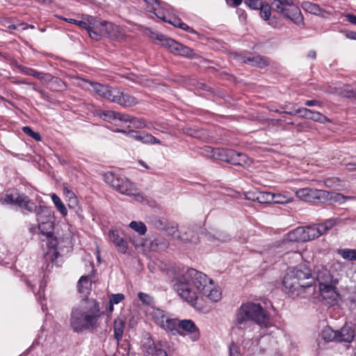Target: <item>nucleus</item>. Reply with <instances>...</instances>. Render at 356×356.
Masks as SVG:
<instances>
[{
    "label": "nucleus",
    "mask_w": 356,
    "mask_h": 356,
    "mask_svg": "<svg viewBox=\"0 0 356 356\" xmlns=\"http://www.w3.org/2000/svg\"><path fill=\"white\" fill-rule=\"evenodd\" d=\"M210 280L203 273L189 268L176 280L173 288L181 298L194 306L199 294L209 291Z\"/></svg>",
    "instance_id": "1"
},
{
    "label": "nucleus",
    "mask_w": 356,
    "mask_h": 356,
    "mask_svg": "<svg viewBox=\"0 0 356 356\" xmlns=\"http://www.w3.org/2000/svg\"><path fill=\"white\" fill-rule=\"evenodd\" d=\"M102 313L95 299H84L74 307L70 315V326L76 332L95 330L99 326Z\"/></svg>",
    "instance_id": "2"
},
{
    "label": "nucleus",
    "mask_w": 356,
    "mask_h": 356,
    "mask_svg": "<svg viewBox=\"0 0 356 356\" xmlns=\"http://www.w3.org/2000/svg\"><path fill=\"white\" fill-rule=\"evenodd\" d=\"M251 323H254L261 328L271 325L270 315L259 303L251 301L243 302L236 310L233 325L238 330H246Z\"/></svg>",
    "instance_id": "3"
},
{
    "label": "nucleus",
    "mask_w": 356,
    "mask_h": 356,
    "mask_svg": "<svg viewBox=\"0 0 356 356\" xmlns=\"http://www.w3.org/2000/svg\"><path fill=\"white\" fill-rule=\"evenodd\" d=\"M313 283L311 270L305 264L289 268L282 280L285 292L293 297L302 295L306 290L314 291Z\"/></svg>",
    "instance_id": "4"
},
{
    "label": "nucleus",
    "mask_w": 356,
    "mask_h": 356,
    "mask_svg": "<svg viewBox=\"0 0 356 356\" xmlns=\"http://www.w3.org/2000/svg\"><path fill=\"white\" fill-rule=\"evenodd\" d=\"M296 196L301 200L311 203H343L346 197L337 193L311 188H300L296 191Z\"/></svg>",
    "instance_id": "5"
},
{
    "label": "nucleus",
    "mask_w": 356,
    "mask_h": 356,
    "mask_svg": "<svg viewBox=\"0 0 356 356\" xmlns=\"http://www.w3.org/2000/svg\"><path fill=\"white\" fill-rule=\"evenodd\" d=\"M274 10L297 26H304V17L299 7L293 0H273Z\"/></svg>",
    "instance_id": "6"
},
{
    "label": "nucleus",
    "mask_w": 356,
    "mask_h": 356,
    "mask_svg": "<svg viewBox=\"0 0 356 356\" xmlns=\"http://www.w3.org/2000/svg\"><path fill=\"white\" fill-rule=\"evenodd\" d=\"M38 229L41 234L45 236L42 241H46V245L50 249V252L46 254V259L54 262L58 257L59 253L55 249L57 245V240L54 236V220L38 223Z\"/></svg>",
    "instance_id": "7"
},
{
    "label": "nucleus",
    "mask_w": 356,
    "mask_h": 356,
    "mask_svg": "<svg viewBox=\"0 0 356 356\" xmlns=\"http://www.w3.org/2000/svg\"><path fill=\"white\" fill-rule=\"evenodd\" d=\"M156 39L161 42V44L165 47L172 54L188 58H196V54L193 49L175 40L168 38L164 35H157Z\"/></svg>",
    "instance_id": "8"
},
{
    "label": "nucleus",
    "mask_w": 356,
    "mask_h": 356,
    "mask_svg": "<svg viewBox=\"0 0 356 356\" xmlns=\"http://www.w3.org/2000/svg\"><path fill=\"white\" fill-rule=\"evenodd\" d=\"M323 235L318 224L306 226L298 227L290 232L288 238L290 241H308L314 240L316 238Z\"/></svg>",
    "instance_id": "9"
},
{
    "label": "nucleus",
    "mask_w": 356,
    "mask_h": 356,
    "mask_svg": "<svg viewBox=\"0 0 356 356\" xmlns=\"http://www.w3.org/2000/svg\"><path fill=\"white\" fill-rule=\"evenodd\" d=\"M207 150L213 152L211 147H207ZM216 154L219 156V159L226 162L236 165H248L250 163V159L246 154L237 152L233 149H215L213 156Z\"/></svg>",
    "instance_id": "10"
},
{
    "label": "nucleus",
    "mask_w": 356,
    "mask_h": 356,
    "mask_svg": "<svg viewBox=\"0 0 356 356\" xmlns=\"http://www.w3.org/2000/svg\"><path fill=\"white\" fill-rule=\"evenodd\" d=\"M154 322L166 331H174L177 328V320L172 318L165 311L159 308L153 309L151 313Z\"/></svg>",
    "instance_id": "11"
},
{
    "label": "nucleus",
    "mask_w": 356,
    "mask_h": 356,
    "mask_svg": "<svg viewBox=\"0 0 356 356\" xmlns=\"http://www.w3.org/2000/svg\"><path fill=\"white\" fill-rule=\"evenodd\" d=\"M316 280L322 293L334 291V285L336 282L328 270L324 268L319 269L317 271Z\"/></svg>",
    "instance_id": "12"
},
{
    "label": "nucleus",
    "mask_w": 356,
    "mask_h": 356,
    "mask_svg": "<svg viewBox=\"0 0 356 356\" xmlns=\"http://www.w3.org/2000/svg\"><path fill=\"white\" fill-rule=\"evenodd\" d=\"M143 356H168L161 341L154 342L148 338L142 345Z\"/></svg>",
    "instance_id": "13"
},
{
    "label": "nucleus",
    "mask_w": 356,
    "mask_h": 356,
    "mask_svg": "<svg viewBox=\"0 0 356 356\" xmlns=\"http://www.w3.org/2000/svg\"><path fill=\"white\" fill-rule=\"evenodd\" d=\"M118 132H121L124 134H127L129 138L134 139L136 140L140 141L145 144H160L161 141L155 138L152 134L145 132V131H137L131 130L129 131H126L122 129H117Z\"/></svg>",
    "instance_id": "14"
},
{
    "label": "nucleus",
    "mask_w": 356,
    "mask_h": 356,
    "mask_svg": "<svg viewBox=\"0 0 356 356\" xmlns=\"http://www.w3.org/2000/svg\"><path fill=\"white\" fill-rule=\"evenodd\" d=\"M41 81L52 91L63 92L67 89V84L63 81L49 73H44Z\"/></svg>",
    "instance_id": "15"
},
{
    "label": "nucleus",
    "mask_w": 356,
    "mask_h": 356,
    "mask_svg": "<svg viewBox=\"0 0 356 356\" xmlns=\"http://www.w3.org/2000/svg\"><path fill=\"white\" fill-rule=\"evenodd\" d=\"M98 115L104 121L115 125H119L120 122L127 120V118H127L126 113L115 112L113 111H99L98 112Z\"/></svg>",
    "instance_id": "16"
},
{
    "label": "nucleus",
    "mask_w": 356,
    "mask_h": 356,
    "mask_svg": "<svg viewBox=\"0 0 356 356\" xmlns=\"http://www.w3.org/2000/svg\"><path fill=\"white\" fill-rule=\"evenodd\" d=\"M108 238L109 240L115 245L118 252L122 254L127 252L128 249V243L125 239L120 236L118 230H110L108 232Z\"/></svg>",
    "instance_id": "17"
},
{
    "label": "nucleus",
    "mask_w": 356,
    "mask_h": 356,
    "mask_svg": "<svg viewBox=\"0 0 356 356\" xmlns=\"http://www.w3.org/2000/svg\"><path fill=\"white\" fill-rule=\"evenodd\" d=\"M116 191L128 196L134 195L136 197L137 200L143 199V197L138 193H136V189L134 184L126 178H124L122 182L120 184Z\"/></svg>",
    "instance_id": "18"
},
{
    "label": "nucleus",
    "mask_w": 356,
    "mask_h": 356,
    "mask_svg": "<svg viewBox=\"0 0 356 356\" xmlns=\"http://www.w3.org/2000/svg\"><path fill=\"white\" fill-rule=\"evenodd\" d=\"M243 62L245 63H248L253 67H257L260 68L268 66L270 64L268 58L261 55L245 57L244 58Z\"/></svg>",
    "instance_id": "19"
},
{
    "label": "nucleus",
    "mask_w": 356,
    "mask_h": 356,
    "mask_svg": "<svg viewBox=\"0 0 356 356\" xmlns=\"http://www.w3.org/2000/svg\"><path fill=\"white\" fill-rule=\"evenodd\" d=\"M35 212L36 213L38 223L54 220L51 209L48 207L40 205Z\"/></svg>",
    "instance_id": "20"
},
{
    "label": "nucleus",
    "mask_w": 356,
    "mask_h": 356,
    "mask_svg": "<svg viewBox=\"0 0 356 356\" xmlns=\"http://www.w3.org/2000/svg\"><path fill=\"white\" fill-rule=\"evenodd\" d=\"M337 342H351L355 336L354 330L351 327L345 325L337 330Z\"/></svg>",
    "instance_id": "21"
},
{
    "label": "nucleus",
    "mask_w": 356,
    "mask_h": 356,
    "mask_svg": "<svg viewBox=\"0 0 356 356\" xmlns=\"http://www.w3.org/2000/svg\"><path fill=\"white\" fill-rule=\"evenodd\" d=\"M177 327H181L182 330L188 332L193 334V340H197L199 338V331L195 324L191 320H183L179 322L177 321Z\"/></svg>",
    "instance_id": "22"
},
{
    "label": "nucleus",
    "mask_w": 356,
    "mask_h": 356,
    "mask_svg": "<svg viewBox=\"0 0 356 356\" xmlns=\"http://www.w3.org/2000/svg\"><path fill=\"white\" fill-rule=\"evenodd\" d=\"M99 26L101 28L103 36L111 38H115L117 36L118 26L114 24L106 21H102Z\"/></svg>",
    "instance_id": "23"
},
{
    "label": "nucleus",
    "mask_w": 356,
    "mask_h": 356,
    "mask_svg": "<svg viewBox=\"0 0 356 356\" xmlns=\"http://www.w3.org/2000/svg\"><path fill=\"white\" fill-rule=\"evenodd\" d=\"M170 235H171L174 238H177L180 241L185 242H193L194 240L193 236L191 238H188L186 236V234L180 235L178 233V227L177 225H173L170 223H168L165 229Z\"/></svg>",
    "instance_id": "24"
},
{
    "label": "nucleus",
    "mask_w": 356,
    "mask_h": 356,
    "mask_svg": "<svg viewBox=\"0 0 356 356\" xmlns=\"http://www.w3.org/2000/svg\"><path fill=\"white\" fill-rule=\"evenodd\" d=\"M118 99L117 104L123 107H131L138 104V100L134 97L128 93H124L120 90V95Z\"/></svg>",
    "instance_id": "25"
},
{
    "label": "nucleus",
    "mask_w": 356,
    "mask_h": 356,
    "mask_svg": "<svg viewBox=\"0 0 356 356\" xmlns=\"http://www.w3.org/2000/svg\"><path fill=\"white\" fill-rule=\"evenodd\" d=\"M17 206L29 213L35 212L38 208L35 204L24 194H21Z\"/></svg>",
    "instance_id": "26"
},
{
    "label": "nucleus",
    "mask_w": 356,
    "mask_h": 356,
    "mask_svg": "<svg viewBox=\"0 0 356 356\" xmlns=\"http://www.w3.org/2000/svg\"><path fill=\"white\" fill-rule=\"evenodd\" d=\"M114 337L119 342L121 341L125 327V321L122 318H118L114 321Z\"/></svg>",
    "instance_id": "27"
},
{
    "label": "nucleus",
    "mask_w": 356,
    "mask_h": 356,
    "mask_svg": "<svg viewBox=\"0 0 356 356\" xmlns=\"http://www.w3.org/2000/svg\"><path fill=\"white\" fill-rule=\"evenodd\" d=\"M260 10V16L261 17L267 21L268 20V24L272 26L275 27L277 25V21L275 19H270L271 15V7L268 3L262 4L261 7L259 8Z\"/></svg>",
    "instance_id": "28"
},
{
    "label": "nucleus",
    "mask_w": 356,
    "mask_h": 356,
    "mask_svg": "<svg viewBox=\"0 0 356 356\" xmlns=\"http://www.w3.org/2000/svg\"><path fill=\"white\" fill-rule=\"evenodd\" d=\"M166 22L173 25L175 27H178L184 31H186L189 33H197V32L193 28L190 27L186 23L183 22L179 18L172 17L168 19Z\"/></svg>",
    "instance_id": "29"
},
{
    "label": "nucleus",
    "mask_w": 356,
    "mask_h": 356,
    "mask_svg": "<svg viewBox=\"0 0 356 356\" xmlns=\"http://www.w3.org/2000/svg\"><path fill=\"white\" fill-rule=\"evenodd\" d=\"M86 83L89 84L93 91H95L99 96L104 98L108 91V86L103 85L96 82H91L88 81H84Z\"/></svg>",
    "instance_id": "30"
},
{
    "label": "nucleus",
    "mask_w": 356,
    "mask_h": 356,
    "mask_svg": "<svg viewBox=\"0 0 356 356\" xmlns=\"http://www.w3.org/2000/svg\"><path fill=\"white\" fill-rule=\"evenodd\" d=\"M105 181L109 184L114 189L117 190L120 184L124 178L119 177L113 172H108L104 175Z\"/></svg>",
    "instance_id": "31"
},
{
    "label": "nucleus",
    "mask_w": 356,
    "mask_h": 356,
    "mask_svg": "<svg viewBox=\"0 0 356 356\" xmlns=\"http://www.w3.org/2000/svg\"><path fill=\"white\" fill-rule=\"evenodd\" d=\"M322 339L325 341H337V332L332 330L330 327H325L321 332Z\"/></svg>",
    "instance_id": "32"
},
{
    "label": "nucleus",
    "mask_w": 356,
    "mask_h": 356,
    "mask_svg": "<svg viewBox=\"0 0 356 356\" xmlns=\"http://www.w3.org/2000/svg\"><path fill=\"white\" fill-rule=\"evenodd\" d=\"M17 68L24 74L36 77L42 81L44 72H38L35 70L22 65H17Z\"/></svg>",
    "instance_id": "33"
},
{
    "label": "nucleus",
    "mask_w": 356,
    "mask_h": 356,
    "mask_svg": "<svg viewBox=\"0 0 356 356\" xmlns=\"http://www.w3.org/2000/svg\"><path fill=\"white\" fill-rule=\"evenodd\" d=\"M83 21L84 23H86V25H84L83 28L86 29L87 31H89L90 29H97V27L100 26V23L102 22L99 20L97 18L90 15H87Z\"/></svg>",
    "instance_id": "34"
},
{
    "label": "nucleus",
    "mask_w": 356,
    "mask_h": 356,
    "mask_svg": "<svg viewBox=\"0 0 356 356\" xmlns=\"http://www.w3.org/2000/svg\"><path fill=\"white\" fill-rule=\"evenodd\" d=\"M302 8L305 11L313 15H320L321 13V9L318 4L313 3L309 1L302 2Z\"/></svg>",
    "instance_id": "35"
},
{
    "label": "nucleus",
    "mask_w": 356,
    "mask_h": 356,
    "mask_svg": "<svg viewBox=\"0 0 356 356\" xmlns=\"http://www.w3.org/2000/svg\"><path fill=\"white\" fill-rule=\"evenodd\" d=\"M275 195L267 192H257V196L254 200L261 204L270 203L274 201Z\"/></svg>",
    "instance_id": "36"
},
{
    "label": "nucleus",
    "mask_w": 356,
    "mask_h": 356,
    "mask_svg": "<svg viewBox=\"0 0 356 356\" xmlns=\"http://www.w3.org/2000/svg\"><path fill=\"white\" fill-rule=\"evenodd\" d=\"M119 95H120V89L119 88L111 87L108 86V91L106 92L104 99L116 103L118 97H120Z\"/></svg>",
    "instance_id": "37"
},
{
    "label": "nucleus",
    "mask_w": 356,
    "mask_h": 356,
    "mask_svg": "<svg viewBox=\"0 0 356 356\" xmlns=\"http://www.w3.org/2000/svg\"><path fill=\"white\" fill-rule=\"evenodd\" d=\"M213 281L209 280L210 288L207 293H203L204 296L208 297L213 302H218L221 298V292L217 289H212Z\"/></svg>",
    "instance_id": "38"
},
{
    "label": "nucleus",
    "mask_w": 356,
    "mask_h": 356,
    "mask_svg": "<svg viewBox=\"0 0 356 356\" xmlns=\"http://www.w3.org/2000/svg\"><path fill=\"white\" fill-rule=\"evenodd\" d=\"M51 200L54 202L55 207L58 211L63 216H65L67 214V210L65 204L61 201L60 198L56 194L53 193L51 196Z\"/></svg>",
    "instance_id": "39"
},
{
    "label": "nucleus",
    "mask_w": 356,
    "mask_h": 356,
    "mask_svg": "<svg viewBox=\"0 0 356 356\" xmlns=\"http://www.w3.org/2000/svg\"><path fill=\"white\" fill-rule=\"evenodd\" d=\"M91 286L88 276H81L78 282V290L80 293H88Z\"/></svg>",
    "instance_id": "40"
},
{
    "label": "nucleus",
    "mask_w": 356,
    "mask_h": 356,
    "mask_svg": "<svg viewBox=\"0 0 356 356\" xmlns=\"http://www.w3.org/2000/svg\"><path fill=\"white\" fill-rule=\"evenodd\" d=\"M127 120H123L125 122H131L133 127L136 129H143L147 127L145 121L143 118H137L130 115L127 114Z\"/></svg>",
    "instance_id": "41"
},
{
    "label": "nucleus",
    "mask_w": 356,
    "mask_h": 356,
    "mask_svg": "<svg viewBox=\"0 0 356 356\" xmlns=\"http://www.w3.org/2000/svg\"><path fill=\"white\" fill-rule=\"evenodd\" d=\"M339 254L342 258L348 261H356V250L353 249H341L338 250Z\"/></svg>",
    "instance_id": "42"
},
{
    "label": "nucleus",
    "mask_w": 356,
    "mask_h": 356,
    "mask_svg": "<svg viewBox=\"0 0 356 356\" xmlns=\"http://www.w3.org/2000/svg\"><path fill=\"white\" fill-rule=\"evenodd\" d=\"M309 119L322 124L331 122V120L327 117L320 112L314 111H312L311 116H309Z\"/></svg>",
    "instance_id": "43"
},
{
    "label": "nucleus",
    "mask_w": 356,
    "mask_h": 356,
    "mask_svg": "<svg viewBox=\"0 0 356 356\" xmlns=\"http://www.w3.org/2000/svg\"><path fill=\"white\" fill-rule=\"evenodd\" d=\"M337 222V219L330 218L327 220L323 223L318 224L322 234L326 233L328 230L332 228Z\"/></svg>",
    "instance_id": "44"
},
{
    "label": "nucleus",
    "mask_w": 356,
    "mask_h": 356,
    "mask_svg": "<svg viewBox=\"0 0 356 356\" xmlns=\"http://www.w3.org/2000/svg\"><path fill=\"white\" fill-rule=\"evenodd\" d=\"M68 206L70 209H74V212L79 218H83L82 215V209L79 205V201L76 197L70 199Z\"/></svg>",
    "instance_id": "45"
},
{
    "label": "nucleus",
    "mask_w": 356,
    "mask_h": 356,
    "mask_svg": "<svg viewBox=\"0 0 356 356\" xmlns=\"http://www.w3.org/2000/svg\"><path fill=\"white\" fill-rule=\"evenodd\" d=\"M129 227L140 235H144L147 231L146 225L142 222L132 221Z\"/></svg>",
    "instance_id": "46"
},
{
    "label": "nucleus",
    "mask_w": 356,
    "mask_h": 356,
    "mask_svg": "<svg viewBox=\"0 0 356 356\" xmlns=\"http://www.w3.org/2000/svg\"><path fill=\"white\" fill-rule=\"evenodd\" d=\"M146 4V10L149 12H154L162 6V3L159 0H143Z\"/></svg>",
    "instance_id": "47"
},
{
    "label": "nucleus",
    "mask_w": 356,
    "mask_h": 356,
    "mask_svg": "<svg viewBox=\"0 0 356 356\" xmlns=\"http://www.w3.org/2000/svg\"><path fill=\"white\" fill-rule=\"evenodd\" d=\"M21 197V194L19 193H11L6 194L5 197L3 198V202L7 204H15L18 205V200Z\"/></svg>",
    "instance_id": "48"
},
{
    "label": "nucleus",
    "mask_w": 356,
    "mask_h": 356,
    "mask_svg": "<svg viewBox=\"0 0 356 356\" xmlns=\"http://www.w3.org/2000/svg\"><path fill=\"white\" fill-rule=\"evenodd\" d=\"M126 79L130 81L140 85H146L145 79L142 75H136L134 74H129L126 76Z\"/></svg>",
    "instance_id": "49"
},
{
    "label": "nucleus",
    "mask_w": 356,
    "mask_h": 356,
    "mask_svg": "<svg viewBox=\"0 0 356 356\" xmlns=\"http://www.w3.org/2000/svg\"><path fill=\"white\" fill-rule=\"evenodd\" d=\"M22 131L24 134L28 135L29 136L33 138L36 141H40L42 140L41 136L38 132H35L33 129L28 126L24 127L22 128Z\"/></svg>",
    "instance_id": "50"
},
{
    "label": "nucleus",
    "mask_w": 356,
    "mask_h": 356,
    "mask_svg": "<svg viewBox=\"0 0 356 356\" xmlns=\"http://www.w3.org/2000/svg\"><path fill=\"white\" fill-rule=\"evenodd\" d=\"M138 297L144 305H151L154 303V298L147 293L139 292Z\"/></svg>",
    "instance_id": "51"
},
{
    "label": "nucleus",
    "mask_w": 356,
    "mask_h": 356,
    "mask_svg": "<svg viewBox=\"0 0 356 356\" xmlns=\"http://www.w3.org/2000/svg\"><path fill=\"white\" fill-rule=\"evenodd\" d=\"M168 223V220L164 218H155L153 220L154 227L158 229H165Z\"/></svg>",
    "instance_id": "52"
},
{
    "label": "nucleus",
    "mask_w": 356,
    "mask_h": 356,
    "mask_svg": "<svg viewBox=\"0 0 356 356\" xmlns=\"http://www.w3.org/2000/svg\"><path fill=\"white\" fill-rule=\"evenodd\" d=\"M87 31L88 32L90 37L92 39L97 40V41H98L101 38V37L103 36V34L102 33V30H101V28L99 26L97 27V29H90Z\"/></svg>",
    "instance_id": "53"
},
{
    "label": "nucleus",
    "mask_w": 356,
    "mask_h": 356,
    "mask_svg": "<svg viewBox=\"0 0 356 356\" xmlns=\"http://www.w3.org/2000/svg\"><path fill=\"white\" fill-rule=\"evenodd\" d=\"M244 3L247 6L253 10H259L263 4L261 0H245Z\"/></svg>",
    "instance_id": "54"
},
{
    "label": "nucleus",
    "mask_w": 356,
    "mask_h": 356,
    "mask_svg": "<svg viewBox=\"0 0 356 356\" xmlns=\"http://www.w3.org/2000/svg\"><path fill=\"white\" fill-rule=\"evenodd\" d=\"M312 110L306 108H299L295 111L296 114H299L300 117L309 119L311 116Z\"/></svg>",
    "instance_id": "55"
},
{
    "label": "nucleus",
    "mask_w": 356,
    "mask_h": 356,
    "mask_svg": "<svg viewBox=\"0 0 356 356\" xmlns=\"http://www.w3.org/2000/svg\"><path fill=\"white\" fill-rule=\"evenodd\" d=\"M124 299V294L115 293V294H112L110 296L109 301L111 302V304L116 305V304H118L119 302H120L121 301H122Z\"/></svg>",
    "instance_id": "56"
},
{
    "label": "nucleus",
    "mask_w": 356,
    "mask_h": 356,
    "mask_svg": "<svg viewBox=\"0 0 356 356\" xmlns=\"http://www.w3.org/2000/svg\"><path fill=\"white\" fill-rule=\"evenodd\" d=\"M342 93L346 97H355V89L349 86L344 87Z\"/></svg>",
    "instance_id": "57"
},
{
    "label": "nucleus",
    "mask_w": 356,
    "mask_h": 356,
    "mask_svg": "<svg viewBox=\"0 0 356 356\" xmlns=\"http://www.w3.org/2000/svg\"><path fill=\"white\" fill-rule=\"evenodd\" d=\"M59 19H61L64 21H66L69 23H71V24H76L81 28H83V26H84V25H86V23L83 22V20H76L74 19H71V18H65V17H58Z\"/></svg>",
    "instance_id": "58"
},
{
    "label": "nucleus",
    "mask_w": 356,
    "mask_h": 356,
    "mask_svg": "<svg viewBox=\"0 0 356 356\" xmlns=\"http://www.w3.org/2000/svg\"><path fill=\"white\" fill-rule=\"evenodd\" d=\"M229 356H241L239 352V348L234 343L229 346Z\"/></svg>",
    "instance_id": "59"
},
{
    "label": "nucleus",
    "mask_w": 356,
    "mask_h": 356,
    "mask_svg": "<svg viewBox=\"0 0 356 356\" xmlns=\"http://www.w3.org/2000/svg\"><path fill=\"white\" fill-rule=\"evenodd\" d=\"M152 13H154L156 17H158L159 19L163 20V22H167L168 19L165 15V13L160 10V8H159L157 10H155L154 12H152Z\"/></svg>",
    "instance_id": "60"
},
{
    "label": "nucleus",
    "mask_w": 356,
    "mask_h": 356,
    "mask_svg": "<svg viewBox=\"0 0 356 356\" xmlns=\"http://www.w3.org/2000/svg\"><path fill=\"white\" fill-rule=\"evenodd\" d=\"M227 4L231 7H238L241 4L243 0H225Z\"/></svg>",
    "instance_id": "61"
},
{
    "label": "nucleus",
    "mask_w": 356,
    "mask_h": 356,
    "mask_svg": "<svg viewBox=\"0 0 356 356\" xmlns=\"http://www.w3.org/2000/svg\"><path fill=\"white\" fill-rule=\"evenodd\" d=\"M305 104L307 106H321V102L318 100H306Z\"/></svg>",
    "instance_id": "62"
},
{
    "label": "nucleus",
    "mask_w": 356,
    "mask_h": 356,
    "mask_svg": "<svg viewBox=\"0 0 356 356\" xmlns=\"http://www.w3.org/2000/svg\"><path fill=\"white\" fill-rule=\"evenodd\" d=\"M39 93L40 94L41 97L43 99L46 100V101H48V102L50 101V96H49V95L47 92H45L44 90L42 89L41 91H40Z\"/></svg>",
    "instance_id": "63"
},
{
    "label": "nucleus",
    "mask_w": 356,
    "mask_h": 356,
    "mask_svg": "<svg viewBox=\"0 0 356 356\" xmlns=\"http://www.w3.org/2000/svg\"><path fill=\"white\" fill-rule=\"evenodd\" d=\"M346 19L348 21L353 24L356 25V16L352 14L346 15Z\"/></svg>",
    "instance_id": "64"
}]
</instances>
